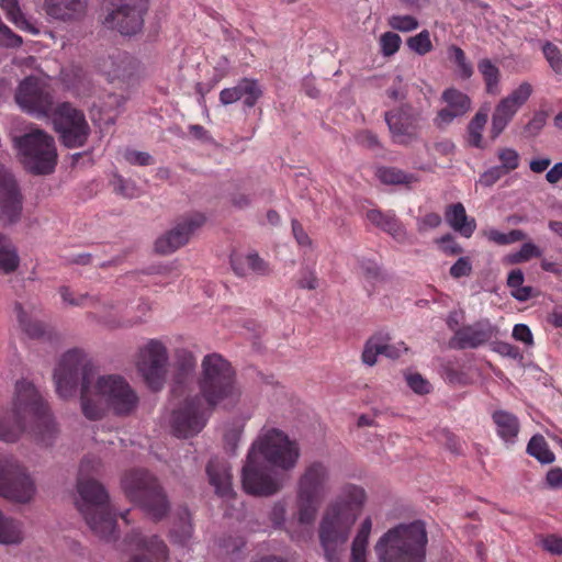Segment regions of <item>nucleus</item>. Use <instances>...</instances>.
Listing matches in <instances>:
<instances>
[{"instance_id":"obj_59","label":"nucleus","mask_w":562,"mask_h":562,"mask_svg":"<svg viewBox=\"0 0 562 562\" xmlns=\"http://www.w3.org/2000/svg\"><path fill=\"white\" fill-rule=\"evenodd\" d=\"M506 175L507 173L499 166H494L481 175L480 183L484 187H492Z\"/></svg>"},{"instance_id":"obj_11","label":"nucleus","mask_w":562,"mask_h":562,"mask_svg":"<svg viewBox=\"0 0 562 562\" xmlns=\"http://www.w3.org/2000/svg\"><path fill=\"white\" fill-rule=\"evenodd\" d=\"M54 128L60 143L67 148L85 146L90 135V126L85 113L69 102H61L52 110Z\"/></svg>"},{"instance_id":"obj_45","label":"nucleus","mask_w":562,"mask_h":562,"mask_svg":"<svg viewBox=\"0 0 562 562\" xmlns=\"http://www.w3.org/2000/svg\"><path fill=\"white\" fill-rule=\"evenodd\" d=\"M406 45L412 52L420 56H425L434 48L428 30H423L418 34L408 37L406 40Z\"/></svg>"},{"instance_id":"obj_16","label":"nucleus","mask_w":562,"mask_h":562,"mask_svg":"<svg viewBox=\"0 0 562 562\" xmlns=\"http://www.w3.org/2000/svg\"><path fill=\"white\" fill-rule=\"evenodd\" d=\"M19 106L36 117H46L53 110V95L47 87L35 77L25 78L15 93Z\"/></svg>"},{"instance_id":"obj_23","label":"nucleus","mask_w":562,"mask_h":562,"mask_svg":"<svg viewBox=\"0 0 562 562\" xmlns=\"http://www.w3.org/2000/svg\"><path fill=\"white\" fill-rule=\"evenodd\" d=\"M299 521L311 524L316 514V468L311 465L302 475L297 490Z\"/></svg>"},{"instance_id":"obj_47","label":"nucleus","mask_w":562,"mask_h":562,"mask_svg":"<svg viewBox=\"0 0 562 562\" xmlns=\"http://www.w3.org/2000/svg\"><path fill=\"white\" fill-rule=\"evenodd\" d=\"M497 158L501 162L499 167L508 175L516 170L520 164L519 153L510 147H502L497 150Z\"/></svg>"},{"instance_id":"obj_26","label":"nucleus","mask_w":562,"mask_h":562,"mask_svg":"<svg viewBox=\"0 0 562 562\" xmlns=\"http://www.w3.org/2000/svg\"><path fill=\"white\" fill-rule=\"evenodd\" d=\"M261 95L262 90L258 80L241 78L236 86L225 88L220 92V102L223 105H229L243 100L246 108H254Z\"/></svg>"},{"instance_id":"obj_22","label":"nucleus","mask_w":562,"mask_h":562,"mask_svg":"<svg viewBox=\"0 0 562 562\" xmlns=\"http://www.w3.org/2000/svg\"><path fill=\"white\" fill-rule=\"evenodd\" d=\"M387 333L378 331L366 341L361 360L364 364L373 367L378 362V356L382 355L390 359H397L407 351L404 342L392 344Z\"/></svg>"},{"instance_id":"obj_17","label":"nucleus","mask_w":562,"mask_h":562,"mask_svg":"<svg viewBox=\"0 0 562 562\" xmlns=\"http://www.w3.org/2000/svg\"><path fill=\"white\" fill-rule=\"evenodd\" d=\"M533 92L532 86L524 81L508 95L501 99L492 114L490 138L495 140L505 131L519 109L529 100Z\"/></svg>"},{"instance_id":"obj_64","label":"nucleus","mask_w":562,"mask_h":562,"mask_svg":"<svg viewBox=\"0 0 562 562\" xmlns=\"http://www.w3.org/2000/svg\"><path fill=\"white\" fill-rule=\"evenodd\" d=\"M513 337L517 341L524 342L526 346L533 345V336L530 328L525 324H516L513 328Z\"/></svg>"},{"instance_id":"obj_39","label":"nucleus","mask_w":562,"mask_h":562,"mask_svg":"<svg viewBox=\"0 0 562 562\" xmlns=\"http://www.w3.org/2000/svg\"><path fill=\"white\" fill-rule=\"evenodd\" d=\"M477 69L484 80L486 93L498 94L501 92V71L498 67L491 59L483 58L477 63Z\"/></svg>"},{"instance_id":"obj_3","label":"nucleus","mask_w":562,"mask_h":562,"mask_svg":"<svg viewBox=\"0 0 562 562\" xmlns=\"http://www.w3.org/2000/svg\"><path fill=\"white\" fill-rule=\"evenodd\" d=\"M55 431L48 406L38 391L31 382L18 381L12 413L0 412V440L14 442L29 432L48 445Z\"/></svg>"},{"instance_id":"obj_43","label":"nucleus","mask_w":562,"mask_h":562,"mask_svg":"<svg viewBox=\"0 0 562 562\" xmlns=\"http://www.w3.org/2000/svg\"><path fill=\"white\" fill-rule=\"evenodd\" d=\"M1 8L5 12L7 18L18 27L36 33V30L23 16L19 7V0H1Z\"/></svg>"},{"instance_id":"obj_25","label":"nucleus","mask_w":562,"mask_h":562,"mask_svg":"<svg viewBox=\"0 0 562 562\" xmlns=\"http://www.w3.org/2000/svg\"><path fill=\"white\" fill-rule=\"evenodd\" d=\"M137 61L127 53L119 52L109 57V60L103 65V71L106 75L109 82L132 85L135 81L137 71Z\"/></svg>"},{"instance_id":"obj_9","label":"nucleus","mask_w":562,"mask_h":562,"mask_svg":"<svg viewBox=\"0 0 562 562\" xmlns=\"http://www.w3.org/2000/svg\"><path fill=\"white\" fill-rule=\"evenodd\" d=\"M249 451L285 471L294 468L300 457L297 443L277 428L263 430L252 442Z\"/></svg>"},{"instance_id":"obj_1","label":"nucleus","mask_w":562,"mask_h":562,"mask_svg":"<svg viewBox=\"0 0 562 562\" xmlns=\"http://www.w3.org/2000/svg\"><path fill=\"white\" fill-rule=\"evenodd\" d=\"M57 394L63 398L75 396L80 383V402L83 415L91 420L104 416L105 406L117 416L132 414L138 396L121 375L98 376V368L81 349L65 352L54 372Z\"/></svg>"},{"instance_id":"obj_49","label":"nucleus","mask_w":562,"mask_h":562,"mask_svg":"<svg viewBox=\"0 0 562 562\" xmlns=\"http://www.w3.org/2000/svg\"><path fill=\"white\" fill-rule=\"evenodd\" d=\"M59 293L63 301L71 306L91 307L94 306L97 302V296H91L89 294H79L75 296V294L68 286H61L59 289Z\"/></svg>"},{"instance_id":"obj_31","label":"nucleus","mask_w":562,"mask_h":562,"mask_svg":"<svg viewBox=\"0 0 562 562\" xmlns=\"http://www.w3.org/2000/svg\"><path fill=\"white\" fill-rule=\"evenodd\" d=\"M195 367L196 360L191 351L181 349L176 352L177 373L171 390L173 396L182 395L184 392L186 380L194 371Z\"/></svg>"},{"instance_id":"obj_10","label":"nucleus","mask_w":562,"mask_h":562,"mask_svg":"<svg viewBox=\"0 0 562 562\" xmlns=\"http://www.w3.org/2000/svg\"><path fill=\"white\" fill-rule=\"evenodd\" d=\"M35 494L36 485L27 469L13 457H0V496L27 504Z\"/></svg>"},{"instance_id":"obj_51","label":"nucleus","mask_w":562,"mask_h":562,"mask_svg":"<svg viewBox=\"0 0 562 562\" xmlns=\"http://www.w3.org/2000/svg\"><path fill=\"white\" fill-rule=\"evenodd\" d=\"M542 53L551 69L557 75H562V52L560 48L551 42H546L542 46Z\"/></svg>"},{"instance_id":"obj_7","label":"nucleus","mask_w":562,"mask_h":562,"mask_svg":"<svg viewBox=\"0 0 562 562\" xmlns=\"http://www.w3.org/2000/svg\"><path fill=\"white\" fill-rule=\"evenodd\" d=\"M121 486L126 497L140 506L155 520L162 519L169 510V502L157 479L143 469L124 473Z\"/></svg>"},{"instance_id":"obj_57","label":"nucleus","mask_w":562,"mask_h":562,"mask_svg":"<svg viewBox=\"0 0 562 562\" xmlns=\"http://www.w3.org/2000/svg\"><path fill=\"white\" fill-rule=\"evenodd\" d=\"M454 148L456 146L452 140L448 138H441L434 142L430 147L427 146V151L432 153L434 155L447 157L453 154Z\"/></svg>"},{"instance_id":"obj_27","label":"nucleus","mask_w":562,"mask_h":562,"mask_svg":"<svg viewBox=\"0 0 562 562\" xmlns=\"http://www.w3.org/2000/svg\"><path fill=\"white\" fill-rule=\"evenodd\" d=\"M231 470L228 462L225 459L217 457L212 458L206 465L209 483L221 497L228 498L234 495Z\"/></svg>"},{"instance_id":"obj_48","label":"nucleus","mask_w":562,"mask_h":562,"mask_svg":"<svg viewBox=\"0 0 562 562\" xmlns=\"http://www.w3.org/2000/svg\"><path fill=\"white\" fill-rule=\"evenodd\" d=\"M113 191L126 199H134L139 195V188L132 180L125 179L120 175H114L112 180Z\"/></svg>"},{"instance_id":"obj_20","label":"nucleus","mask_w":562,"mask_h":562,"mask_svg":"<svg viewBox=\"0 0 562 562\" xmlns=\"http://www.w3.org/2000/svg\"><path fill=\"white\" fill-rule=\"evenodd\" d=\"M124 546L126 551L134 553L130 562L165 561L168 558V548L157 536L145 538L140 532L133 531L125 537Z\"/></svg>"},{"instance_id":"obj_63","label":"nucleus","mask_w":562,"mask_h":562,"mask_svg":"<svg viewBox=\"0 0 562 562\" xmlns=\"http://www.w3.org/2000/svg\"><path fill=\"white\" fill-rule=\"evenodd\" d=\"M546 122H547V114L542 111H539V112L535 113L532 119L526 125V132L532 136L538 135L540 133V131L544 127Z\"/></svg>"},{"instance_id":"obj_46","label":"nucleus","mask_w":562,"mask_h":562,"mask_svg":"<svg viewBox=\"0 0 562 562\" xmlns=\"http://www.w3.org/2000/svg\"><path fill=\"white\" fill-rule=\"evenodd\" d=\"M445 380L452 385H468L471 383L470 375L460 367L449 361L443 366Z\"/></svg>"},{"instance_id":"obj_53","label":"nucleus","mask_w":562,"mask_h":562,"mask_svg":"<svg viewBox=\"0 0 562 562\" xmlns=\"http://www.w3.org/2000/svg\"><path fill=\"white\" fill-rule=\"evenodd\" d=\"M387 24L398 32H412L419 26L418 20L413 15H391L387 19Z\"/></svg>"},{"instance_id":"obj_37","label":"nucleus","mask_w":562,"mask_h":562,"mask_svg":"<svg viewBox=\"0 0 562 562\" xmlns=\"http://www.w3.org/2000/svg\"><path fill=\"white\" fill-rule=\"evenodd\" d=\"M487 111L480 109L469 122L467 127V143L469 146L479 149L485 148L483 131L487 123Z\"/></svg>"},{"instance_id":"obj_30","label":"nucleus","mask_w":562,"mask_h":562,"mask_svg":"<svg viewBox=\"0 0 562 562\" xmlns=\"http://www.w3.org/2000/svg\"><path fill=\"white\" fill-rule=\"evenodd\" d=\"M497 436L506 443L514 445L520 431L518 417L507 411L497 409L492 414Z\"/></svg>"},{"instance_id":"obj_21","label":"nucleus","mask_w":562,"mask_h":562,"mask_svg":"<svg viewBox=\"0 0 562 562\" xmlns=\"http://www.w3.org/2000/svg\"><path fill=\"white\" fill-rule=\"evenodd\" d=\"M22 212V194L13 176L0 165V216L3 221L15 223Z\"/></svg>"},{"instance_id":"obj_50","label":"nucleus","mask_w":562,"mask_h":562,"mask_svg":"<svg viewBox=\"0 0 562 562\" xmlns=\"http://www.w3.org/2000/svg\"><path fill=\"white\" fill-rule=\"evenodd\" d=\"M380 50L384 57H391L398 52L402 38L394 32H385L380 36Z\"/></svg>"},{"instance_id":"obj_61","label":"nucleus","mask_w":562,"mask_h":562,"mask_svg":"<svg viewBox=\"0 0 562 562\" xmlns=\"http://www.w3.org/2000/svg\"><path fill=\"white\" fill-rule=\"evenodd\" d=\"M542 548L554 555L562 554V538L557 535H548L541 540Z\"/></svg>"},{"instance_id":"obj_40","label":"nucleus","mask_w":562,"mask_h":562,"mask_svg":"<svg viewBox=\"0 0 562 562\" xmlns=\"http://www.w3.org/2000/svg\"><path fill=\"white\" fill-rule=\"evenodd\" d=\"M527 453L536 458L542 464L552 463L555 459L554 453L550 450L549 445L542 435H533L528 445Z\"/></svg>"},{"instance_id":"obj_52","label":"nucleus","mask_w":562,"mask_h":562,"mask_svg":"<svg viewBox=\"0 0 562 562\" xmlns=\"http://www.w3.org/2000/svg\"><path fill=\"white\" fill-rule=\"evenodd\" d=\"M488 240L497 245H509L520 241L525 238V234L519 229H513L509 233H502L497 229H491L486 233Z\"/></svg>"},{"instance_id":"obj_8","label":"nucleus","mask_w":562,"mask_h":562,"mask_svg":"<svg viewBox=\"0 0 562 562\" xmlns=\"http://www.w3.org/2000/svg\"><path fill=\"white\" fill-rule=\"evenodd\" d=\"M23 167L34 175H48L57 164L54 138L35 128L14 139Z\"/></svg>"},{"instance_id":"obj_5","label":"nucleus","mask_w":562,"mask_h":562,"mask_svg":"<svg viewBox=\"0 0 562 562\" xmlns=\"http://www.w3.org/2000/svg\"><path fill=\"white\" fill-rule=\"evenodd\" d=\"M98 467L99 461L94 458H85L81 461L77 480L79 498L76 505L93 533L112 541L116 539V516L112 512L109 494L100 482L86 477L91 471H97Z\"/></svg>"},{"instance_id":"obj_55","label":"nucleus","mask_w":562,"mask_h":562,"mask_svg":"<svg viewBox=\"0 0 562 562\" xmlns=\"http://www.w3.org/2000/svg\"><path fill=\"white\" fill-rule=\"evenodd\" d=\"M125 161L133 166H150L154 164V158L146 151H139L132 148H125L123 153Z\"/></svg>"},{"instance_id":"obj_24","label":"nucleus","mask_w":562,"mask_h":562,"mask_svg":"<svg viewBox=\"0 0 562 562\" xmlns=\"http://www.w3.org/2000/svg\"><path fill=\"white\" fill-rule=\"evenodd\" d=\"M494 327L488 322H477L459 328L450 339L453 349L477 348L492 339Z\"/></svg>"},{"instance_id":"obj_35","label":"nucleus","mask_w":562,"mask_h":562,"mask_svg":"<svg viewBox=\"0 0 562 562\" xmlns=\"http://www.w3.org/2000/svg\"><path fill=\"white\" fill-rule=\"evenodd\" d=\"M372 529V520L367 517L360 525V528L351 543V553L349 562H367L369 537Z\"/></svg>"},{"instance_id":"obj_36","label":"nucleus","mask_w":562,"mask_h":562,"mask_svg":"<svg viewBox=\"0 0 562 562\" xmlns=\"http://www.w3.org/2000/svg\"><path fill=\"white\" fill-rule=\"evenodd\" d=\"M15 312L21 329L31 339L49 338V331L45 324L37 319H33L22 307L20 303L15 304Z\"/></svg>"},{"instance_id":"obj_42","label":"nucleus","mask_w":562,"mask_h":562,"mask_svg":"<svg viewBox=\"0 0 562 562\" xmlns=\"http://www.w3.org/2000/svg\"><path fill=\"white\" fill-rule=\"evenodd\" d=\"M447 52L449 60L457 67L458 76L463 80L470 79L474 74V69L472 63L468 60L464 50L457 45H450Z\"/></svg>"},{"instance_id":"obj_28","label":"nucleus","mask_w":562,"mask_h":562,"mask_svg":"<svg viewBox=\"0 0 562 562\" xmlns=\"http://www.w3.org/2000/svg\"><path fill=\"white\" fill-rule=\"evenodd\" d=\"M44 9L53 19L77 21L86 13L87 0H45Z\"/></svg>"},{"instance_id":"obj_6","label":"nucleus","mask_w":562,"mask_h":562,"mask_svg":"<svg viewBox=\"0 0 562 562\" xmlns=\"http://www.w3.org/2000/svg\"><path fill=\"white\" fill-rule=\"evenodd\" d=\"M427 532L416 520L401 524L385 532L375 544L380 562H425Z\"/></svg>"},{"instance_id":"obj_54","label":"nucleus","mask_w":562,"mask_h":562,"mask_svg":"<svg viewBox=\"0 0 562 562\" xmlns=\"http://www.w3.org/2000/svg\"><path fill=\"white\" fill-rule=\"evenodd\" d=\"M541 256V250L532 243H525L519 251L509 256L510 263H519L528 261L531 258H538Z\"/></svg>"},{"instance_id":"obj_41","label":"nucleus","mask_w":562,"mask_h":562,"mask_svg":"<svg viewBox=\"0 0 562 562\" xmlns=\"http://www.w3.org/2000/svg\"><path fill=\"white\" fill-rule=\"evenodd\" d=\"M441 100L461 116L471 109L470 97L456 88L446 89L441 94Z\"/></svg>"},{"instance_id":"obj_38","label":"nucleus","mask_w":562,"mask_h":562,"mask_svg":"<svg viewBox=\"0 0 562 562\" xmlns=\"http://www.w3.org/2000/svg\"><path fill=\"white\" fill-rule=\"evenodd\" d=\"M20 265V258L11 240L0 233V273L10 274Z\"/></svg>"},{"instance_id":"obj_4","label":"nucleus","mask_w":562,"mask_h":562,"mask_svg":"<svg viewBox=\"0 0 562 562\" xmlns=\"http://www.w3.org/2000/svg\"><path fill=\"white\" fill-rule=\"evenodd\" d=\"M367 501L363 487L346 484L325 510L318 526V538L328 562H341L350 530Z\"/></svg>"},{"instance_id":"obj_2","label":"nucleus","mask_w":562,"mask_h":562,"mask_svg":"<svg viewBox=\"0 0 562 562\" xmlns=\"http://www.w3.org/2000/svg\"><path fill=\"white\" fill-rule=\"evenodd\" d=\"M199 386L202 396L186 397L171 412L170 427L178 438L198 435L205 427L212 409L223 400L238 394L235 372L218 353L206 355L202 360Z\"/></svg>"},{"instance_id":"obj_62","label":"nucleus","mask_w":562,"mask_h":562,"mask_svg":"<svg viewBox=\"0 0 562 562\" xmlns=\"http://www.w3.org/2000/svg\"><path fill=\"white\" fill-rule=\"evenodd\" d=\"M460 116V114H457V112L446 106L438 111L436 117L434 119V123L438 128H443L445 126L451 124L454 119Z\"/></svg>"},{"instance_id":"obj_60","label":"nucleus","mask_w":562,"mask_h":562,"mask_svg":"<svg viewBox=\"0 0 562 562\" xmlns=\"http://www.w3.org/2000/svg\"><path fill=\"white\" fill-rule=\"evenodd\" d=\"M437 241L441 245L442 251L447 255L454 256L463 252V248L450 234L443 235Z\"/></svg>"},{"instance_id":"obj_34","label":"nucleus","mask_w":562,"mask_h":562,"mask_svg":"<svg viewBox=\"0 0 562 562\" xmlns=\"http://www.w3.org/2000/svg\"><path fill=\"white\" fill-rule=\"evenodd\" d=\"M231 263L237 276H246L248 270L257 274H266L269 271L268 263L257 252H250L245 257H232Z\"/></svg>"},{"instance_id":"obj_14","label":"nucleus","mask_w":562,"mask_h":562,"mask_svg":"<svg viewBox=\"0 0 562 562\" xmlns=\"http://www.w3.org/2000/svg\"><path fill=\"white\" fill-rule=\"evenodd\" d=\"M111 10L104 24L122 35L138 33L144 25V15L148 10L147 0H109Z\"/></svg>"},{"instance_id":"obj_33","label":"nucleus","mask_w":562,"mask_h":562,"mask_svg":"<svg viewBox=\"0 0 562 562\" xmlns=\"http://www.w3.org/2000/svg\"><path fill=\"white\" fill-rule=\"evenodd\" d=\"M193 533L191 515L186 507H181L175 515L173 526L170 530V538L173 542L186 546Z\"/></svg>"},{"instance_id":"obj_44","label":"nucleus","mask_w":562,"mask_h":562,"mask_svg":"<svg viewBox=\"0 0 562 562\" xmlns=\"http://www.w3.org/2000/svg\"><path fill=\"white\" fill-rule=\"evenodd\" d=\"M378 177L385 184H408L414 180L413 175H408L394 167H382L378 170Z\"/></svg>"},{"instance_id":"obj_18","label":"nucleus","mask_w":562,"mask_h":562,"mask_svg":"<svg viewBox=\"0 0 562 562\" xmlns=\"http://www.w3.org/2000/svg\"><path fill=\"white\" fill-rule=\"evenodd\" d=\"M95 311L91 316L103 326L115 329L123 327H132L142 324L139 316H131V311L123 301L100 300L97 297L94 306Z\"/></svg>"},{"instance_id":"obj_56","label":"nucleus","mask_w":562,"mask_h":562,"mask_svg":"<svg viewBox=\"0 0 562 562\" xmlns=\"http://www.w3.org/2000/svg\"><path fill=\"white\" fill-rule=\"evenodd\" d=\"M450 276L453 279L469 277L472 273V262L469 257H460L450 268Z\"/></svg>"},{"instance_id":"obj_15","label":"nucleus","mask_w":562,"mask_h":562,"mask_svg":"<svg viewBox=\"0 0 562 562\" xmlns=\"http://www.w3.org/2000/svg\"><path fill=\"white\" fill-rule=\"evenodd\" d=\"M384 120L395 144L407 146L418 140L423 115L411 104H402L396 109L386 111Z\"/></svg>"},{"instance_id":"obj_58","label":"nucleus","mask_w":562,"mask_h":562,"mask_svg":"<svg viewBox=\"0 0 562 562\" xmlns=\"http://www.w3.org/2000/svg\"><path fill=\"white\" fill-rule=\"evenodd\" d=\"M408 386L417 394H427L430 392V383L419 373H412L406 376Z\"/></svg>"},{"instance_id":"obj_29","label":"nucleus","mask_w":562,"mask_h":562,"mask_svg":"<svg viewBox=\"0 0 562 562\" xmlns=\"http://www.w3.org/2000/svg\"><path fill=\"white\" fill-rule=\"evenodd\" d=\"M366 218L395 240L404 241L406 239V229L393 211L383 212L379 209H371L367 211Z\"/></svg>"},{"instance_id":"obj_32","label":"nucleus","mask_w":562,"mask_h":562,"mask_svg":"<svg viewBox=\"0 0 562 562\" xmlns=\"http://www.w3.org/2000/svg\"><path fill=\"white\" fill-rule=\"evenodd\" d=\"M447 223L462 236L469 238L475 231L474 218L469 220L462 203L449 205L445 213Z\"/></svg>"},{"instance_id":"obj_12","label":"nucleus","mask_w":562,"mask_h":562,"mask_svg":"<svg viewBox=\"0 0 562 562\" xmlns=\"http://www.w3.org/2000/svg\"><path fill=\"white\" fill-rule=\"evenodd\" d=\"M244 491L254 496H271L278 493L283 483L278 473L259 461L254 451H248L241 471Z\"/></svg>"},{"instance_id":"obj_19","label":"nucleus","mask_w":562,"mask_h":562,"mask_svg":"<svg viewBox=\"0 0 562 562\" xmlns=\"http://www.w3.org/2000/svg\"><path fill=\"white\" fill-rule=\"evenodd\" d=\"M205 222L201 213L183 217L177 225L160 236L155 243V249L159 254H170L186 245L191 234Z\"/></svg>"},{"instance_id":"obj_13","label":"nucleus","mask_w":562,"mask_h":562,"mask_svg":"<svg viewBox=\"0 0 562 562\" xmlns=\"http://www.w3.org/2000/svg\"><path fill=\"white\" fill-rule=\"evenodd\" d=\"M168 364V351L158 339H149L138 351L137 370L153 391L162 389Z\"/></svg>"}]
</instances>
